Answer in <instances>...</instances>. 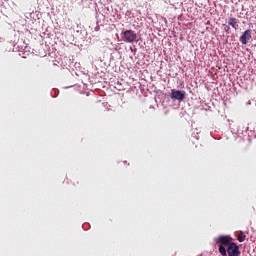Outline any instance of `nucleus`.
Segmentation results:
<instances>
[{
	"instance_id": "obj_2",
	"label": "nucleus",
	"mask_w": 256,
	"mask_h": 256,
	"mask_svg": "<svg viewBox=\"0 0 256 256\" xmlns=\"http://www.w3.org/2000/svg\"><path fill=\"white\" fill-rule=\"evenodd\" d=\"M120 35L121 41L124 43H135V41H137V33L133 30L123 31Z\"/></svg>"
},
{
	"instance_id": "obj_5",
	"label": "nucleus",
	"mask_w": 256,
	"mask_h": 256,
	"mask_svg": "<svg viewBox=\"0 0 256 256\" xmlns=\"http://www.w3.org/2000/svg\"><path fill=\"white\" fill-rule=\"evenodd\" d=\"M239 20H237V18L234 17H230L228 20V24L230 25V27H233V29L237 30L239 29Z\"/></svg>"
},
{
	"instance_id": "obj_1",
	"label": "nucleus",
	"mask_w": 256,
	"mask_h": 256,
	"mask_svg": "<svg viewBox=\"0 0 256 256\" xmlns=\"http://www.w3.org/2000/svg\"><path fill=\"white\" fill-rule=\"evenodd\" d=\"M218 245V251L222 256H241V250L237 243L233 242V238L229 235H221L215 238Z\"/></svg>"
},
{
	"instance_id": "obj_3",
	"label": "nucleus",
	"mask_w": 256,
	"mask_h": 256,
	"mask_svg": "<svg viewBox=\"0 0 256 256\" xmlns=\"http://www.w3.org/2000/svg\"><path fill=\"white\" fill-rule=\"evenodd\" d=\"M171 99H174L175 101H185V91L181 90H172L170 94Z\"/></svg>"
},
{
	"instance_id": "obj_7",
	"label": "nucleus",
	"mask_w": 256,
	"mask_h": 256,
	"mask_svg": "<svg viewBox=\"0 0 256 256\" xmlns=\"http://www.w3.org/2000/svg\"><path fill=\"white\" fill-rule=\"evenodd\" d=\"M230 29H231V28H230L229 26H226V27L224 28L225 32L228 33V34L231 33V32H230Z\"/></svg>"
},
{
	"instance_id": "obj_4",
	"label": "nucleus",
	"mask_w": 256,
	"mask_h": 256,
	"mask_svg": "<svg viewBox=\"0 0 256 256\" xmlns=\"http://www.w3.org/2000/svg\"><path fill=\"white\" fill-rule=\"evenodd\" d=\"M251 33V29L243 32V34L240 36V43H242V45H247V43H249V40L252 39Z\"/></svg>"
},
{
	"instance_id": "obj_6",
	"label": "nucleus",
	"mask_w": 256,
	"mask_h": 256,
	"mask_svg": "<svg viewBox=\"0 0 256 256\" xmlns=\"http://www.w3.org/2000/svg\"><path fill=\"white\" fill-rule=\"evenodd\" d=\"M245 239H247V235H245V232L241 231L238 234V241H239V243H243L245 241Z\"/></svg>"
}]
</instances>
